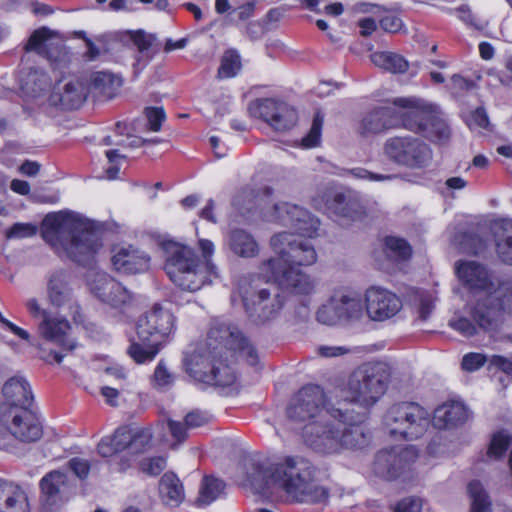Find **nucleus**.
<instances>
[{
  "label": "nucleus",
  "mask_w": 512,
  "mask_h": 512,
  "mask_svg": "<svg viewBox=\"0 0 512 512\" xmlns=\"http://www.w3.org/2000/svg\"><path fill=\"white\" fill-rule=\"evenodd\" d=\"M273 192L271 187L265 186L257 194L258 201L263 203L265 218L291 227L296 234L280 232L271 238V247L278 257L264 262L263 270L269 271L273 280L287 291L308 295L315 290L316 283L298 267L311 266L317 261L315 246L307 238L316 234L319 221L308 210L296 204L279 202L267 208Z\"/></svg>",
  "instance_id": "nucleus-1"
},
{
  "label": "nucleus",
  "mask_w": 512,
  "mask_h": 512,
  "mask_svg": "<svg viewBox=\"0 0 512 512\" xmlns=\"http://www.w3.org/2000/svg\"><path fill=\"white\" fill-rule=\"evenodd\" d=\"M209 343L191 346L184 356L186 372L196 381L214 385L229 386L236 376L233 369L221 359L223 347L235 352L249 365L259 362L258 352L251 341L235 325L215 322L208 333Z\"/></svg>",
  "instance_id": "nucleus-2"
},
{
  "label": "nucleus",
  "mask_w": 512,
  "mask_h": 512,
  "mask_svg": "<svg viewBox=\"0 0 512 512\" xmlns=\"http://www.w3.org/2000/svg\"><path fill=\"white\" fill-rule=\"evenodd\" d=\"M246 482L255 489L275 488L287 500L297 504H325L329 498L326 487L316 481V470L301 456H286L280 462L268 463L249 458L244 462Z\"/></svg>",
  "instance_id": "nucleus-3"
},
{
  "label": "nucleus",
  "mask_w": 512,
  "mask_h": 512,
  "mask_svg": "<svg viewBox=\"0 0 512 512\" xmlns=\"http://www.w3.org/2000/svg\"><path fill=\"white\" fill-rule=\"evenodd\" d=\"M339 405L332 408L329 416L302 427L303 442L314 452L331 455L343 449H362L369 444L371 435L363 425L364 413L344 407L346 403Z\"/></svg>",
  "instance_id": "nucleus-4"
},
{
  "label": "nucleus",
  "mask_w": 512,
  "mask_h": 512,
  "mask_svg": "<svg viewBox=\"0 0 512 512\" xmlns=\"http://www.w3.org/2000/svg\"><path fill=\"white\" fill-rule=\"evenodd\" d=\"M43 226V238L60 257L92 266L103 243L91 222L72 212H59L48 214Z\"/></svg>",
  "instance_id": "nucleus-5"
},
{
  "label": "nucleus",
  "mask_w": 512,
  "mask_h": 512,
  "mask_svg": "<svg viewBox=\"0 0 512 512\" xmlns=\"http://www.w3.org/2000/svg\"><path fill=\"white\" fill-rule=\"evenodd\" d=\"M175 330V317L161 304H154L139 316L136 323L137 340L132 339L127 354L137 364L155 359L163 341Z\"/></svg>",
  "instance_id": "nucleus-6"
},
{
  "label": "nucleus",
  "mask_w": 512,
  "mask_h": 512,
  "mask_svg": "<svg viewBox=\"0 0 512 512\" xmlns=\"http://www.w3.org/2000/svg\"><path fill=\"white\" fill-rule=\"evenodd\" d=\"M163 250L164 269L171 281L183 290L197 291L220 277L216 265L209 264L210 276L205 274L199 256L187 245L166 241L163 243Z\"/></svg>",
  "instance_id": "nucleus-7"
},
{
  "label": "nucleus",
  "mask_w": 512,
  "mask_h": 512,
  "mask_svg": "<svg viewBox=\"0 0 512 512\" xmlns=\"http://www.w3.org/2000/svg\"><path fill=\"white\" fill-rule=\"evenodd\" d=\"M392 103L395 107H375L367 112L359 122V134L361 136L376 135L398 127H403L416 133H426L428 122L427 115L423 111H400L396 108H418V100L395 98Z\"/></svg>",
  "instance_id": "nucleus-8"
},
{
  "label": "nucleus",
  "mask_w": 512,
  "mask_h": 512,
  "mask_svg": "<svg viewBox=\"0 0 512 512\" xmlns=\"http://www.w3.org/2000/svg\"><path fill=\"white\" fill-rule=\"evenodd\" d=\"M388 373L381 363H366L357 368L349 377L347 399L359 405L366 416V409L374 405L384 394L388 384ZM356 412L355 410H353Z\"/></svg>",
  "instance_id": "nucleus-9"
},
{
  "label": "nucleus",
  "mask_w": 512,
  "mask_h": 512,
  "mask_svg": "<svg viewBox=\"0 0 512 512\" xmlns=\"http://www.w3.org/2000/svg\"><path fill=\"white\" fill-rule=\"evenodd\" d=\"M388 434L396 439L415 440L425 434L429 413L415 402H399L388 408L383 416Z\"/></svg>",
  "instance_id": "nucleus-10"
},
{
  "label": "nucleus",
  "mask_w": 512,
  "mask_h": 512,
  "mask_svg": "<svg viewBox=\"0 0 512 512\" xmlns=\"http://www.w3.org/2000/svg\"><path fill=\"white\" fill-rule=\"evenodd\" d=\"M275 280L263 287L255 286L251 292L242 295V301L248 318L256 325H264L276 319L283 309L286 297Z\"/></svg>",
  "instance_id": "nucleus-11"
},
{
  "label": "nucleus",
  "mask_w": 512,
  "mask_h": 512,
  "mask_svg": "<svg viewBox=\"0 0 512 512\" xmlns=\"http://www.w3.org/2000/svg\"><path fill=\"white\" fill-rule=\"evenodd\" d=\"M332 408L326 405L325 393L320 386L306 385L292 397L286 414L288 419L302 430L303 426L329 416Z\"/></svg>",
  "instance_id": "nucleus-12"
},
{
  "label": "nucleus",
  "mask_w": 512,
  "mask_h": 512,
  "mask_svg": "<svg viewBox=\"0 0 512 512\" xmlns=\"http://www.w3.org/2000/svg\"><path fill=\"white\" fill-rule=\"evenodd\" d=\"M383 150L389 160L411 169L424 168L432 160L430 147L423 140L413 136L388 138Z\"/></svg>",
  "instance_id": "nucleus-13"
},
{
  "label": "nucleus",
  "mask_w": 512,
  "mask_h": 512,
  "mask_svg": "<svg viewBox=\"0 0 512 512\" xmlns=\"http://www.w3.org/2000/svg\"><path fill=\"white\" fill-rule=\"evenodd\" d=\"M41 501L47 512L57 511L75 495L77 484L75 478L66 470H52L39 482Z\"/></svg>",
  "instance_id": "nucleus-14"
},
{
  "label": "nucleus",
  "mask_w": 512,
  "mask_h": 512,
  "mask_svg": "<svg viewBox=\"0 0 512 512\" xmlns=\"http://www.w3.org/2000/svg\"><path fill=\"white\" fill-rule=\"evenodd\" d=\"M25 305L32 317L42 318L41 322L38 324V331L44 339L68 351L75 349L77 343L70 337L69 332L71 326L66 319L50 317L49 313L41 308L36 298L28 299Z\"/></svg>",
  "instance_id": "nucleus-15"
},
{
  "label": "nucleus",
  "mask_w": 512,
  "mask_h": 512,
  "mask_svg": "<svg viewBox=\"0 0 512 512\" xmlns=\"http://www.w3.org/2000/svg\"><path fill=\"white\" fill-rule=\"evenodd\" d=\"M455 271L462 285L473 294H495L500 286L487 265L475 260H460L455 264Z\"/></svg>",
  "instance_id": "nucleus-16"
},
{
  "label": "nucleus",
  "mask_w": 512,
  "mask_h": 512,
  "mask_svg": "<svg viewBox=\"0 0 512 512\" xmlns=\"http://www.w3.org/2000/svg\"><path fill=\"white\" fill-rule=\"evenodd\" d=\"M418 457L414 446H396L379 451L373 463V472L376 476L393 480L398 478Z\"/></svg>",
  "instance_id": "nucleus-17"
},
{
  "label": "nucleus",
  "mask_w": 512,
  "mask_h": 512,
  "mask_svg": "<svg viewBox=\"0 0 512 512\" xmlns=\"http://www.w3.org/2000/svg\"><path fill=\"white\" fill-rule=\"evenodd\" d=\"M251 115L262 118L275 131L290 130L297 122L296 110L286 102L272 98L257 99L249 104Z\"/></svg>",
  "instance_id": "nucleus-18"
},
{
  "label": "nucleus",
  "mask_w": 512,
  "mask_h": 512,
  "mask_svg": "<svg viewBox=\"0 0 512 512\" xmlns=\"http://www.w3.org/2000/svg\"><path fill=\"white\" fill-rule=\"evenodd\" d=\"M23 52L34 53L51 64H58L66 54V46L58 31L41 26L32 31L23 45Z\"/></svg>",
  "instance_id": "nucleus-19"
},
{
  "label": "nucleus",
  "mask_w": 512,
  "mask_h": 512,
  "mask_svg": "<svg viewBox=\"0 0 512 512\" xmlns=\"http://www.w3.org/2000/svg\"><path fill=\"white\" fill-rule=\"evenodd\" d=\"M2 421L17 440L25 443L38 441L43 428L37 415L28 408L9 409L2 414Z\"/></svg>",
  "instance_id": "nucleus-20"
},
{
  "label": "nucleus",
  "mask_w": 512,
  "mask_h": 512,
  "mask_svg": "<svg viewBox=\"0 0 512 512\" xmlns=\"http://www.w3.org/2000/svg\"><path fill=\"white\" fill-rule=\"evenodd\" d=\"M89 286L98 299L116 309L128 307L134 299L131 291L104 272H95Z\"/></svg>",
  "instance_id": "nucleus-21"
},
{
  "label": "nucleus",
  "mask_w": 512,
  "mask_h": 512,
  "mask_svg": "<svg viewBox=\"0 0 512 512\" xmlns=\"http://www.w3.org/2000/svg\"><path fill=\"white\" fill-rule=\"evenodd\" d=\"M365 301L367 315L372 321L388 320L402 308V301L395 293L380 287L369 288Z\"/></svg>",
  "instance_id": "nucleus-22"
},
{
  "label": "nucleus",
  "mask_w": 512,
  "mask_h": 512,
  "mask_svg": "<svg viewBox=\"0 0 512 512\" xmlns=\"http://www.w3.org/2000/svg\"><path fill=\"white\" fill-rule=\"evenodd\" d=\"M89 94L87 79L69 76L56 82L52 98L63 108L72 110L79 108Z\"/></svg>",
  "instance_id": "nucleus-23"
},
{
  "label": "nucleus",
  "mask_w": 512,
  "mask_h": 512,
  "mask_svg": "<svg viewBox=\"0 0 512 512\" xmlns=\"http://www.w3.org/2000/svg\"><path fill=\"white\" fill-rule=\"evenodd\" d=\"M48 299L51 305L63 307L69 305L71 315L76 323H83L80 307L73 302V291L70 286L69 276L63 272H55L49 279L47 288Z\"/></svg>",
  "instance_id": "nucleus-24"
},
{
  "label": "nucleus",
  "mask_w": 512,
  "mask_h": 512,
  "mask_svg": "<svg viewBox=\"0 0 512 512\" xmlns=\"http://www.w3.org/2000/svg\"><path fill=\"white\" fill-rule=\"evenodd\" d=\"M503 304L495 294L478 300L470 315L477 326L485 331L496 330L501 322Z\"/></svg>",
  "instance_id": "nucleus-25"
},
{
  "label": "nucleus",
  "mask_w": 512,
  "mask_h": 512,
  "mask_svg": "<svg viewBox=\"0 0 512 512\" xmlns=\"http://www.w3.org/2000/svg\"><path fill=\"white\" fill-rule=\"evenodd\" d=\"M112 265L120 273L136 274L148 270L150 258L144 252L131 245L113 249Z\"/></svg>",
  "instance_id": "nucleus-26"
},
{
  "label": "nucleus",
  "mask_w": 512,
  "mask_h": 512,
  "mask_svg": "<svg viewBox=\"0 0 512 512\" xmlns=\"http://www.w3.org/2000/svg\"><path fill=\"white\" fill-rule=\"evenodd\" d=\"M19 87L29 97H38L50 88L51 78L41 66H23L18 72Z\"/></svg>",
  "instance_id": "nucleus-27"
},
{
  "label": "nucleus",
  "mask_w": 512,
  "mask_h": 512,
  "mask_svg": "<svg viewBox=\"0 0 512 512\" xmlns=\"http://www.w3.org/2000/svg\"><path fill=\"white\" fill-rule=\"evenodd\" d=\"M3 395L10 406L9 409H23L31 406L33 402V394L31 387L20 376H15L6 381L3 386Z\"/></svg>",
  "instance_id": "nucleus-28"
},
{
  "label": "nucleus",
  "mask_w": 512,
  "mask_h": 512,
  "mask_svg": "<svg viewBox=\"0 0 512 512\" xmlns=\"http://www.w3.org/2000/svg\"><path fill=\"white\" fill-rule=\"evenodd\" d=\"M225 243L234 255L241 258H253L259 254V245L254 236L241 228L231 229Z\"/></svg>",
  "instance_id": "nucleus-29"
},
{
  "label": "nucleus",
  "mask_w": 512,
  "mask_h": 512,
  "mask_svg": "<svg viewBox=\"0 0 512 512\" xmlns=\"http://www.w3.org/2000/svg\"><path fill=\"white\" fill-rule=\"evenodd\" d=\"M497 257L512 265V219L494 221L491 225Z\"/></svg>",
  "instance_id": "nucleus-30"
},
{
  "label": "nucleus",
  "mask_w": 512,
  "mask_h": 512,
  "mask_svg": "<svg viewBox=\"0 0 512 512\" xmlns=\"http://www.w3.org/2000/svg\"><path fill=\"white\" fill-rule=\"evenodd\" d=\"M468 418L466 407L460 402L444 403L434 411V425L448 429L463 424Z\"/></svg>",
  "instance_id": "nucleus-31"
},
{
  "label": "nucleus",
  "mask_w": 512,
  "mask_h": 512,
  "mask_svg": "<svg viewBox=\"0 0 512 512\" xmlns=\"http://www.w3.org/2000/svg\"><path fill=\"white\" fill-rule=\"evenodd\" d=\"M87 81L90 93L107 99L113 98L123 84L122 77L110 71L96 72Z\"/></svg>",
  "instance_id": "nucleus-32"
},
{
  "label": "nucleus",
  "mask_w": 512,
  "mask_h": 512,
  "mask_svg": "<svg viewBox=\"0 0 512 512\" xmlns=\"http://www.w3.org/2000/svg\"><path fill=\"white\" fill-rule=\"evenodd\" d=\"M24 491L12 482L0 479V512H27Z\"/></svg>",
  "instance_id": "nucleus-33"
},
{
  "label": "nucleus",
  "mask_w": 512,
  "mask_h": 512,
  "mask_svg": "<svg viewBox=\"0 0 512 512\" xmlns=\"http://www.w3.org/2000/svg\"><path fill=\"white\" fill-rule=\"evenodd\" d=\"M158 490L161 501L167 506L177 507L185 498L183 484L173 472L163 474L159 481Z\"/></svg>",
  "instance_id": "nucleus-34"
},
{
  "label": "nucleus",
  "mask_w": 512,
  "mask_h": 512,
  "mask_svg": "<svg viewBox=\"0 0 512 512\" xmlns=\"http://www.w3.org/2000/svg\"><path fill=\"white\" fill-rule=\"evenodd\" d=\"M468 493L471 498V512H512V509L503 504L492 506L487 491L478 480L468 484Z\"/></svg>",
  "instance_id": "nucleus-35"
},
{
  "label": "nucleus",
  "mask_w": 512,
  "mask_h": 512,
  "mask_svg": "<svg viewBox=\"0 0 512 512\" xmlns=\"http://www.w3.org/2000/svg\"><path fill=\"white\" fill-rule=\"evenodd\" d=\"M341 319L358 320L363 315L361 298L356 294H335Z\"/></svg>",
  "instance_id": "nucleus-36"
},
{
  "label": "nucleus",
  "mask_w": 512,
  "mask_h": 512,
  "mask_svg": "<svg viewBox=\"0 0 512 512\" xmlns=\"http://www.w3.org/2000/svg\"><path fill=\"white\" fill-rule=\"evenodd\" d=\"M224 489L225 483L222 480L212 476L204 477L196 504L198 506L209 505L223 493Z\"/></svg>",
  "instance_id": "nucleus-37"
},
{
  "label": "nucleus",
  "mask_w": 512,
  "mask_h": 512,
  "mask_svg": "<svg viewBox=\"0 0 512 512\" xmlns=\"http://www.w3.org/2000/svg\"><path fill=\"white\" fill-rule=\"evenodd\" d=\"M384 252L391 260L405 261L411 257L412 248L403 238L387 236L384 239Z\"/></svg>",
  "instance_id": "nucleus-38"
},
{
  "label": "nucleus",
  "mask_w": 512,
  "mask_h": 512,
  "mask_svg": "<svg viewBox=\"0 0 512 512\" xmlns=\"http://www.w3.org/2000/svg\"><path fill=\"white\" fill-rule=\"evenodd\" d=\"M93 44L96 49V55L90 56L88 52L84 53V58L87 61H96L99 57L113 54L120 46L119 40L110 33L100 34L94 37Z\"/></svg>",
  "instance_id": "nucleus-39"
},
{
  "label": "nucleus",
  "mask_w": 512,
  "mask_h": 512,
  "mask_svg": "<svg viewBox=\"0 0 512 512\" xmlns=\"http://www.w3.org/2000/svg\"><path fill=\"white\" fill-rule=\"evenodd\" d=\"M455 240L465 253L478 255L486 249L485 240L474 232H462L455 237Z\"/></svg>",
  "instance_id": "nucleus-40"
},
{
  "label": "nucleus",
  "mask_w": 512,
  "mask_h": 512,
  "mask_svg": "<svg viewBox=\"0 0 512 512\" xmlns=\"http://www.w3.org/2000/svg\"><path fill=\"white\" fill-rule=\"evenodd\" d=\"M316 318L318 322L326 325H334L341 320L335 295L331 297L327 304L322 305L318 309Z\"/></svg>",
  "instance_id": "nucleus-41"
},
{
  "label": "nucleus",
  "mask_w": 512,
  "mask_h": 512,
  "mask_svg": "<svg viewBox=\"0 0 512 512\" xmlns=\"http://www.w3.org/2000/svg\"><path fill=\"white\" fill-rule=\"evenodd\" d=\"M129 39L140 53L149 51L156 42L154 34L146 33L142 29L128 31Z\"/></svg>",
  "instance_id": "nucleus-42"
},
{
  "label": "nucleus",
  "mask_w": 512,
  "mask_h": 512,
  "mask_svg": "<svg viewBox=\"0 0 512 512\" xmlns=\"http://www.w3.org/2000/svg\"><path fill=\"white\" fill-rule=\"evenodd\" d=\"M174 375L168 370L166 363L160 360L153 374V385L159 389H167L172 386Z\"/></svg>",
  "instance_id": "nucleus-43"
},
{
  "label": "nucleus",
  "mask_w": 512,
  "mask_h": 512,
  "mask_svg": "<svg viewBox=\"0 0 512 512\" xmlns=\"http://www.w3.org/2000/svg\"><path fill=\"white\" fill-rule=\"evenodd\" d=\"M323 121V116L319 112L316 113L308 134L302 139V145L305 148H312L319 144Z\"/></svg>",
  "instance_id": "nucleus-44"
},
{
  "label": "nucleus",
  "mask_w": 512,
  "mask_h": 512,
  "mask_svg": "<svg viewBox=\"0 0 512 512\" xmlns=\"http://www.w3.org/2000/svg\"><path fill=\"white\" fill-rule=\"evenodd\" d=\"M511 436L505 432H498L491 440L488 454L496 459L500 458L511 444Z\"/></svg>",
  "instance_id": "nucleus-45"
},
{
  "label": "nucleus",
  "mask_w": 512,
  "mask_h": 512,
  "mask_svg": "<svg viewBox=\"0 0 512 512\" xmlns=\"http://www.w3.org/2000/svg\"><path fill=\"white\" fill-rule=\"evenodd\" d=\"M144 115L147 119L148 130L153 132L160 131L162 123L166 119L164 109L162 107H146Z\"/></svg>",
  "instance_id": "nucleus-46"
},
{
  "label": "nucleus",
  "mask_w": 512,
  "mask_h": 512,
  "mask_svg": "<svg viewBox=\"0 0 512 512\" xmlns=\"http://www.w3.org/2000/svg\"><path fill=\"white\" fill-rule=\"evenodd\" d=\"M334 202L337 205L335 210L341 216L355 220L359 217L360 212L356 209L357 204L351 201H346V198L342 194H337L334 197Z\"/></svg>",
  "instance_id": "nucleus-47"
},
{
  "label": "nucleus",
  "mask_w": 512,
  "mask_h": 512,
  "mask_svg": "<svg viewBox=\"0 0 512 512\" xmlns=\"http://www.w3.org/2000/svg\"><path fill=\"white\" fill-rule=\"evenodd\" d=\"M152 434L148 429H142L132 433L130 450L133 453H142L150 447Z\"/></svg>",
  "instance_id": "nucleus-48"
},
{
  "label": "nucleus",
  "mask_w": 512,
  "mask_h": 512,
  "mask_svg": "<svg viewBox=\"0 0 512 512\" xmlns=\"http://www.w3.org/2000/svg\"><path fill=\"white\" fill-rule=\"evenodd\" d=\"M165 468H166V459L161 456L145 458L140 462V470L149 476H157Z\"/></svg>",
  "instance_id": "nucleus-49"
},
{
  "label": "nucleus",
  "mask_w": 512,
  "mask_h": 512,
  "mask_svg": "<svg viewBox=\"0 0 512 512\" xmlns=\"http://www.w3.org/2000/svg\"><path fill=\"white\" fill-rule=\"evenodd\" d=\"M418 305H417V320L421 322H425L429 319L433 309H434V300L431 294L427 292H421L418 295Z\"/></svg>",
  "instance_id": "nucleus-50"
},
{
  "label": "nucleus",
  "mask_w": 512,
  "mask_h": 512,
  "mask_svg": "<svg viewBox=\"0 0 512 512\" xmlns=\"http://www.w3.org/2000/svg\"><path fill=\"white\" fill-rule=\"evenodd\" d=\"M449 326L465 337L474 336L475 334H477L479 328L474 321L472 322L470 319L466 317L451 319L449 321Z\"/></svg>",
  "instance_id": "nucleus-51"
},
{
  "label": "nucleus",
  "mask_w": 512,
  "mask_h": 512,
  "mask_svg": "<svg viewBox=\"0 0 512 512\" xmlns=\"http://www.w3.org/2000/svg\"><path fill=\"white\" fill-rule=\"evenodd\" d=\"M36 226L30 223H15L5 233L7 239H22L36 234Z\"/></svg>",
  "instance_id": "nucleus-52"
},
{
  "label": "nucleus",
  "mask_w": 512,
  "mask_h": 512,
  "mask_svg": "<svg viewBox=\"0 0 512 512\" xmlns=\"http://www.w3.org/2000/svg\"><path fill=\"white\" fill-rule=\"evenodd\" d=\"M112 439L115 442L118 453L124 451L131 446L132 431L128 427H120L115 430Z\"/></svg>",
  "instance_id": "nucleus-53"
},
{
  "label": "nucleus",
  "mask_w": 512,
  "mask_h": 512,
  "mask_svg": "<svg viewBox=\"0 0 512 512\" xmlns=\"http://www.w3.org/2000/svg\"><path fill=\"white\" fill-rule=\"evenodd\" d=\"M371 59L374 64H409L401 55L389 51L375 52Z\"/></svg>",
  "instance_id": "nucleus-54"
},
{
  "label": "nucleus",
  "mask_w": 512,
  "mask_h": 512,
  "mask_svg": "<svg viewBox=\"0 0 512 512\" xmlns=\"http://www.w3.org/2000/svg\"><path fill=\"white\" fill-rule=\"evenodd\" d=\"M467 123L471 129H487L490 125L489 117L483 107H478L471 112Z\"/></svg>",
  "instance_id": "nucleus-55"
},
{
  "label": "nucleus",
  "mask_w": 512,
  "mask_h": 512,
  "mask_svg": "<svg viewBox=\"0 0 512 512\" xmlns=\"http://www.w3.org/2000/svg\"><path fill=\"white\" fill-rule=\"evenodd\" d=\"M349 173L355 178L366 179L369 181H391L397 177L393 174L373 173L360 167L351 169Z\"/></svg>",
  "instance_id": "nucleus-56"
},
{
  "label": "nucleus",
  "mask_w": 512,
  "mask_h": 512,
  "mask_svg": "<svg viewBox=\"0 0 512 512\" xmlns=\"http://www.w3.org/2000/svg\"><path fill=\"white\" fill-rule=\"evenodd\" d=\"M67 466L81 480L88 477L91 468L89 461L80 457L70 459Z\"/></svg>",
  "instance_id": "nucleus-57"
},
{
  "label": "nucleus",
  "mask_w": 512,
  "mask_h": 512,
  "mask_svg": "<svg viewBox=\"0 0 512 512\" xmlns=\"http://www.w3.org/2000/svg\"><path fill=\"white\" fill-rule=\"evenodd\" d=\"M486 361L487 358L484 354L468 353L464 355L461 365L465 371L473 372L481 368Z\"/></svg>",
  "instance_id": "nucleus-58"
},
{
  "label": "nucleus",
  "mask_w": 512,
  "mask_h": 512,
  "mask_svg": "<svg viewBox=\"0 0 512 512\" xmlns=\"http://www.w3.org/2000/svg\"><path fill=\"white\" fill-rule=\"evenodd\" d=\"M379 25L386 32L397 33L401 30L403 21L398 15L388 13L380 18Z\"/></svg>",
  "instance_id": "nucleus-59"
},
{
  "label": "nucleus",
  "mask_w": 512,
  "mask_h": 512,
  "mask_svg": "<svg viewBox=\"0 0 512 512\" xmlns=\"http://www.w3.org/2000/svg\"><path fill=\"white\" fill-rule=\"evenodd\" d=\"M199 248L202 252V257H203V261H201V265L204 268V270L206 271L205 274L210 276V272H209L210 267H208V266H209V264L215 265L211 259L212 255L214 253V244L212 241H210L208 239H200L199 240Z\"/></svg>",
  "instance_id": "nucleus-60"
},
{
  "label": "nucleus",
  "mask_w": 512,
  "mask_h": 512,
  "mask_svg": "<svg viewBox=\"0 0 512 512\" xmlns=\"http://www.w3.org/2000/svg\"><path fill=\"white\" fill-rule=\"evenodd\" d=\"M422 500L417 497H406L400 500L395 508V512H421Z\"/></svg>",
  "instance_id": "nucleus-61"
},
{
  "label": "nucleus",
  "mask_w": 512,
  "mask_h": 512,
  "mask_svg": "<svg viewBox=\"0 0 512 512\" xmlns=\"http://www.w3.org/2000/svg\"><path fill=\"white\" fill-rule=\"evenodd\" d=\"M210 420V415L200 410H193L185 416V425L188 428H198L207 424Z\"/></svg>",
  "instance_id": "nucleus-62"
},
{
  "label": "nucleus",
  "mask_w": 512,
  "mask_h": 512,
  "mask_svg": "<svg viewBox=\"0 0 512 512\" xmlns=\"http://www.w3.org/2000/svg\"><path fill=\"white\" fill-rule=\"evenodd\" d=\"M97 452L102 457H111L118 453L115 442L111 436L103 437L97 445Z\"/></svg>",
  "instance_id": "nucleus-63"
},
{
  "label": "nucleus",
  "mask_w": 512,
  "mask_h": 512,
  "mask_svg": "<svg viewBox=\"0 0 512 512\" xmlns=\"http://www.w3.org/2000/svg\"><path fill=\"white\" fill-rule=\"evenodd\" d=\"M169 431L173 438H175L178 442H183L187 437L186 429L188 428L184 423L169 420L168 421Z\"/></svg>",
  "instance_id": "nucleus-64"
}]
</instances>
